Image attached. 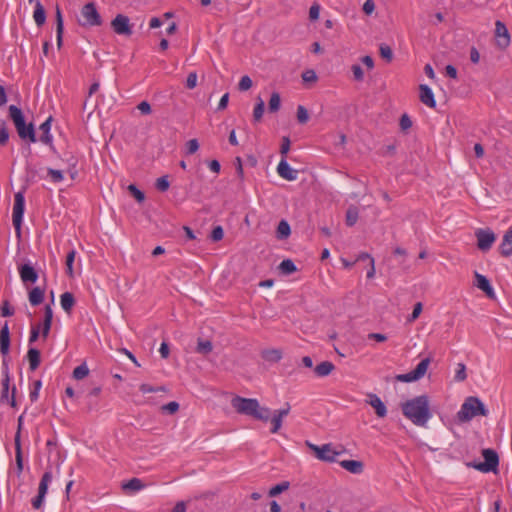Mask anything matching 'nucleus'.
I'll list each match as a JSON object with an SVG mask.
<instances>
[{
	"mask_svg": "<svg viewBox=\"0 0 512 512\" xmlns=\"http://www.w3.org/2000/svg\"><path fill=\"white\" fill-rule=\"evenodd\" d=\"M25 211V197L23 192H17L14 197V205L12 211L13 225L20 230Z\"/></svg>",
	"mask_w": 512,
	"mask_h": 512,
	"instance_id": "nucleus-10",
	"label": "nucleus"
},
{
	"mask_svg": "<svg viewBox=\"0 0 512 512\" xmlns=\"http://www.w3.org/2000/svg\"><path fill=\"white\" fill-rule=\"evenodd\" d=\"M297 119L300 123L304 124L308 121L309 119V114H308V111L306 110V108L304 106H298L297 108Z\"/></svg>",
	"mask_w": 512,
	"mask_h": 512,
	"instance_id": "nucleus-49",
	"label": "nucleus"
},
{
	"mask_svg": "<svg viewBox=\"0 0 512 512\" xmlns=\"http://www.w3.org/2000/svg\"><path fill=\"white\" fill-rule=\"evenodd\" d=\"M41 327H40V333L42 334L43 338L46 339L50 333V330H51V324L49 323H46V322H42L39 324Z\"/></svg>",
	"mask_w": 512,
	"mask_h": 512,
	"instance_id": "nucleus-61",
	"label": "nucleus"
},
{
	"mask_svg": "<svg viewBox=\"0 0 512 512\" xmlns=\"http://www.w3.org/2000/svg\"><path fill=\"white\" fill-rule=\"evenodd\" d=\"M265 104L264 101L259 98L253 110L254 121H260L264 113Z\"/></svg>",
	"mask_w": 512,
	"mask_h": 512,
	"instance_id": "nucleus-38",
	"label": "nucleus"
},
{
	"mask_svg": "<svg viewBox=\"0 0 512 512\" xmlns=\"http://www.w3.org/2000/svg\"><path fill=\"white\" fill-rule=\"evenodd\" d=\"M333 370H334V365H333V363H331L329 361L321 362L320 364H318L315 367V373L319 377L328 376Z\"/></svg>",
	"mask_w": 512,
	"mask_h": 512,
	"instance_id": "nucleus-28",
	"label": "nucleus"
},
{
	"mask_svg": "<svg viewBox=\"0 0 512 512\" xmlns=\"http://www.w3.org/2000/svg\"><path fill=\"white\" fill-rule=\"evenodd\" d=\"M128 189L139 203L144 201V199H145L144 193L142 191H140L135 185H133V184L129 185Z\"/></svg>",
	"mask_w": 512,
	"mask_h": 512,
	"instance_id": "nucleus-51",
	"label": "nucleus"
},
{
	"mask_svg": "<svg viewBox=\"0 0 512 512\" xmlns=\"http://www.w3.org/2000/svg\"><path fill=\"white\" fill-rule=\"evenodd\" d=\"M51 122L52 117L50 116L40 125L42 135L39 140L44 144H51L53 141V136L51 134Z\"/></svg>",
	"mask_w": 512,
	"mask_h": 512,
	"instance_id": "nucleus-21",
	"label": "nucleus"
},
{
	"mask_svg": "<svg viewBox=\"0 0 512 512\" xmlns=\"http://www.w3.org/2000/svg\"><path fill=\"white\" fill-rule=\"evenodd\" d=\"M9 114L12 119L18 135L22 139H28L30 142L35 143L36 137L34 127L32 124H26L23 112L15 105L9 106Z\"/></svg>",
	"mask_w": 512,
	"mask_h": 512,
	"instance_id": "nucleus-4",
	"label": "nucleus"
},
{
	"mask_svg": "<svg viewBox=\"0 0 512 512\" xmlns=\"http://www.w3.org/2000/svg\"><path fill=\"white\" fill-rule=\"evenodd\" d=\"M197 74L195 72H191L188 77H187V80H186V86L187 88L189 89H193L196 87L197 85Z\"/></svg>",
	"mask_w": 512,
	"mask_h": 512,
	"instance_id": "nucleus-58",
	"label": "nucleus"
},
{
	"mask_svg": "<svg viewBox=\"0 0 512 512\" xmlns=\"http://www.w3.org/2000/svg\"><path fill=\"white\" fill-rule=\"evenodd\" d=\"M80 24L83 26H98L101 24V16L94 3H87L81 9Z\"/></svg>",
	"mask_w": 512,
	"mask_h": 512,
	"instance_id": "nucleus-8",
	"label": "nucleus"
},
{
	"mask_svg": "<svg viewBox=\"0 0 512 512\" xmlns=\"http://www.w3.org/2000/svg\"><path fill=\"white\" fill-rule=\"evenodd\" d=\"M15 446H16V465L18 473L23 471V461H22V452H21V444L19 435L15 438Z\"/></svg>",
	"mask_w": 512,
	"mask_h": 512,
	"instance_id": "nucleus-31",
	"label": "nucleus"
},
{
	"mask_svg": "<svg viewBox=\"0 0 512 512\" xmlns=\"http://www.w3.org/2000/svg\"><path fill=\"white\" fill-rule=\"evenodd\" d=\"M137 108L142 114H149L151 112V106L147 101L140 102Z\"/></svg>",
	"mask_w": 512,
	"mask_h": 512,
	"instance_id": "nucleus-62",
	"label": "nucleus"
},
{
	"mask_svg": "<svg viewBox=\"0 0 512 512\" xmlns=\"http://www.w3.org/2000/svg\"><path fill=\"white\" fill-rule=\"evenodd\" d=\"M162 412L168 414H175L179 410V403L171 401L161 407Z\"/></svg>",
	"mask_w": 512,
	"mask_h": 512,
	"instance_id": "nucleus-44",
	"label": "nucleus"
},
{
	"mask_svg": "<svg viewBox=\"0 0 512 512\" xmlns=\"http://www.w3.org/2000/svg\"><path fill=\"white\" fill-rule=\"evenodd\" d=\"M53 320V309L51 305H46L44 308V319L43 321L52 325Z\"/></svg>",
	"mask_w": 512,
	"mask_h": 512,
	"instance_id": "nucleus-60",
	"label": "nucleus"
},
{
	"mask_svg": "<svg viewBox=\"0 0 512 512\" xmlns=\"http://www.w3.org/2000/svg\"><path fill=\"white\" fill-rule=\"evenodd\" d=\"M29 367L32 371L36 370L40 365V352L36 348L30 347L27 352Z\"/></svg>",
	"mask_w": 512,
	"mask_h": 512,
	"instance_id": "nucleus-24",
	"label": "nucleus"
},
{
	"mask_svg": "<svg viewBox=\"0 0 512 512\" xmlns=\"http://www.w3.org/2000/svg\"><path fill=\"white\" fill-rule=\"evenodd\" d=\"M358 220V211L356 208L351 207L346 212V224L353 226Z\"/></svg>",
	"mask_w": 512,
	"mask_h": 512,
	"instance_id": "nucleus-40",
	"label": "nucleus"
},
{
	"mask_svg": "<svg viewBox=\"0 0 512 512\" xmlns=\"http://www.w3.org/2000/svg\"><path fill=\"white\" fill-rule=\"evenodd\" d=\"M277 173L281 178L288 181H294L298 176V171L289 165L285 157H282L279 162L277 166Z\"/></svg>",
	"mask_w": 512,
	"mask_h": 512,
	"instance_id": "nucleus-15",
	"label": "nucleus"
},
{
	"mask_svg": "<svg viewBox=\"0 0 512 512\" xmlns=\"http://www.w3.org/2000/svg\"><path fill=\"white\" fill-rule=\"evenodd\" d=\"M419 98H420V101L427 107H429V108L436 107V100L434 97V93L428 85L421 84L419 86Z\"/></svg>",
	"mask_w": 512,
	"mask_h": 512,
	"instance_id": "nucleus-18",
	"label": "nucleus"
},
{
	"mask_svg": "<svg viewBox=\"0 0 512 512\" xmlns=\"http://www.w3.org/2000/svg\"><path fill=\"white\" fill-rule=\"evenodd\" d=\"M500 252L503 256L512 255V226L505 232L500 244Z\"/></svg>",
	"mask_w": 512,
	"mask_h": 512,
	"instance_id": "nucleus-20",
	"label": "nucleus"
},
{
	"mask_svg": "<svg viewBox=\"0 0 512 512\" xmlns=\"http://www.w3.org/2000/svg\"><path fill=\"white\" fill-rule=\"evenodd\" d=\"M302 79L304 82H307V83H314L317 81L318 77H317V74L314 70L312 69H309V70H306L302 73Z\"/></svg>",
	"mask_w": 512,
	"mask_h": 512,
	"instance_id": "nucleus-46",
	"label": "nucleus"
},
{
	"mask_svg": "<svg viewBox=\"0 0 512 512\" xmlns=\"http://www.w3.org/2000/svg\"><path fill=\"white\" fill-rule=\"evenodd\" d=\"M232 407L240 414L251 416L254 419L267 422L270 417V409L261 406L255 398L236 396L231 401Z\"/></svg>",
	"mask_w": 512,
	"mask_h": 512,
	"instance_id": "nucleus-2",
	"label": "nucleus"
},
{
	"mask_svg": "<svg viewBox=\"0 0 512 512\" xmlns=\"http://www.w3.org/2000/svg\"><path fill=\"white\" fill-rule=\"evenodd\" d=\"M467 378L466 366L463 363L457 365L455 372V380L458 382L464 381Z\"/></svg>",
	"mask_w": 512,
	"mask_h": 512,
	"instance_id": "nucleus-42",
	"label": "nucleus"
},
{
	"mask_svg": "<svg viewBox=\"0 0 512 512\" xmlns=\"http://www.w3.org/2000/svg\"><path fill=\"white\" fill-rule=\"evenodd\" d=\"M13 313H14V310L10 307L8 302H4L2 307H1V314H2V316L8 317V316L13 315Z\"/></svg>",
	"mask_w": 512,
	"mask_h": 512,
	"instance_id": "nucleus-63",
	"label": "nucleus"
},
{
	"mask_svg": "<svg viewBox=\"0 0 512 512\" xmlns=\"http://www.w3.org/2000/svg\"><path fill=\"white\" fill-rule=\"evenodd\" d=\"M40 325H33L30 329L29 344L35 342L40 335Z\"/></svg>",
	"mask_w": 512,
	"mask_h": 512,
	"instance_id": "nucleus-54",
	"label": "nucleus"
},
{
	"mask_svg": "<svg viewBox=\"0 0 512 512\" xmlns=\"http://www.w3.org/2000/svg\"><path fill=\"white\" fill-rule=\"evenodd\" d=\"M290 405L286 404L283 408L276 410L273 415L269 417L271 420V429L270 432L276 434L282 427L283 419L289 414Z\"/></svg>",
	"mask_w": 512,
	"mask_h": 512,
	"instance_id": "nucleus-13",
	"label": "nucleus"
},
{
	"mask_svg": "<svg viewBox=\"0 0 512 512\" xmlns=\"http://www.w3.org/2000/svg\"><path fill=\"white\" fill-rule=\"evenodd\" d=\"M140 391L143 394L153 393V392H159V391H166L165 387H154L150 384L143 383L139 386Z\"/></svg>",
	"mask_w": 512,
	"mask_h": 512,
	"instance_id": "nucleus-41",
	"label": "nucleus"
},
{
	"mask_svg": "<svg viewBox=\"0 0 512 512\" xmlns=\"http://www.w3.org/2000/svg\"><path fill=\"white\" fill-rule=\"evenodd\" d=\"M474 277V285L482 290L489 298L495 299L496 294L488 278L478 272L474 273Z\"/></svg>",
	"mask_w": 512,
	"mask_h": 512,
	"instance_id": "nucleus-16",
	"label": "nucleus"
},
{
	"mask_svg": "<svg viewBox=\"0 0 512 512\" xmlns=\"http://www.w3.org/2000/svg\"><path fill=\"white\" fill-rule=\"evenodd\" d=\"M365 401L375 410L377 417L384 418L387 416V407L377 394L368 393Z\"/></svg>",
	"mask_w": 512,
	"mask_h": 512,
	"instance_id": "nucleus-14",
	"label": "nucleus"
},
{
	"mask_svg": "<svg viewBox=\"0 0 512 512\" xmlns=\"http://www.w3.org/2000/svg\"><path fill=\"white\" fill-rule=\"evenodd\" d=\"M199 149V142L197 139H191L186 143V153L194 154Z\"/></svg>",
	"mask_w": 512,
	"mask_h": 512,
	"instance_id": "nucleus-50",
	"label": "nucleus"
},
{
	"mask_svg": "<svg viewBox=\"0 0 512 512\" xmlns=\"http://www.w3.org/2000/svg\"><path fill=\"white\" fill-rule=\"evenodd\" d=\"M44 300V290L40 287H34L29 292V302L31 305L36 306Z\"/></svg>",
	"mask_w": 512,
	"mask_h": 512,
	"instance_id": "nucleus-26",
	"label": "nucleus"
},
{
	"mask_svg": "<svg viewBox=\"0 0 512 512\" xmlns=\"http://www.w3.org/2000/svg\"><path fill=\"white\" fill-rule=\"evenodd\" d=\"M477 246L482 251H488L496 240L495 233L490 229H478L475 232Z\"/></svg>",
	"mask_w": 512,
	"mask_h": 512,
	"instance_id": "nucleus-12",
	"label": "nucleus"
},
{
	"mask_svg": "<svg viewBox=\"0 0 512 512\" xmlns=\"http://www.w3.org/2000/svg\"><path fill=\"white\" fill-rule=\"evenodd\" d=\"M76 256V250L72 249L69 251L66 257V273L68 276L73 277L74 271H73V263Z\"/></svg>",
	"mask_w": 512,
	"mask_h": 512,
	"instance_id": "nucleus-34",
	"label": "nucleus"
},
{
	"mask_svg": "<svg viewBox=\"0 0 512 512\" xmlns=\"http://www.w3.org/2000/svg\"><path fill=\"white\" fill-rule=\"evenodd\" d=\"M146 485L139 478H132L129 481L122 484V488L125 491L138 492L144 489Z\"/></svg>",
	"mask_w": 512,
	"mask_h": 512,
	"instance_id": "nucleus-23",
	"label": "nucleus"
},
{
	"mask_svg": "<svg viewBox=\"0 0 512 512\" xmlns=\"http://www.w3.org/2000/svg\"><path fill=\"white\" fill-rule=\"evenodd\" d=\"M9 140V132L4 122L0 123V145L4 146Z\"/></svg>",
	"mask_w": 512,
	"mask_h": 512,
	"instance_id": "nucleus-45",
	"label": "nucleus"
},
{
	"mask_svg": "<svg viewBox=\"0 0 512 512\" xmlns=\"http://www.w3.org/2000/svg\"><path fill=\"white\" fill-rule=\"evenodd\" d=\"M111 27L117 35L129 37L133 33L130 19L124 14H117L111 21Z\"/></svg>",
	"mask_w": 512,
	"mask_h": 512,
	"instance_id": "nucleus-11",
	"label": "nucleus"
},
{
	"mask_svg": "<svg viewBox=\"0 0 512 512\" xmlns=\"http://www.w3.org/2000/svg\"><path fill=\"white\" fill-rule=\"evenodd\" d=\"M281 106V98L277 92L272 93L269 100V110L271 112H277Z\"/></svg>",
	"mask_w": 512,
	"mask_h": 512,
	"instance_id": "nucleus-36",
	"label": "nucleus"
},
{
	"mask_svg": "<svg viewBox=\"0 0 512 512\" xmlns=\"http://www.w3.org/2000/svg\"><path fill=\"white\" fill-rule=\"evenodd\" d=\"M279 269L284 274H292L297 270L296 265L290 259L283 260L279 265Z\"/></svg>",
	"mask_w": 512,
	"mask_h": 512,
	"instance_id": "nucleus-33",
	"label": "nucleus"
},
{
	"mask_svg": "<svg viewBox=\"0 0 512 512\" xmlns=\"http://www.w3.org/2000/svg\"><path fill=\"white\" fill-rule=\"evenodd\" d=\"M482 456L484 458L483 462H474L469 464V466L482 473H496L499 466L498 454L492 449H484L482 451Z\"/></svg>",
	"mask_w": 512,
	"mask_h": 512,
	"instance_id": "nucleus-5",
	"label": "nucleus"
},
{
	"mask_svg": "<svg viewBox=\"0 0 512 512\" xmlns=\"http://www.w3.org/2000/svg\"><path fill=\"white\" fill-rule=\"evenodd\" d=\"M422 309H423L422 303H420V302L416 303L414 305V308H413V311H412L411 315L408 318V321L409 322L415 321L419 317V315L421 314Z\"/></svg>",
	"mask_w": 512,
	"mask_h": 512,
	"instance_id": "nucleus-53",
	"label": "nucleus"
},
{
	"mask_svg": "<svg viewBox=\"0 0 512 512\" xmlns=\"http://www.w3.org/2000/svg\"><path fill=\"white\" fill-rule=\"evenodd\" d=\"M351 69H352V72H353L354 79L356 81H359V82L363 81V79H364V72H363L361 66L358 65V64H354V65H352Z\"/></svg>",
	"mask_w": 512,
	"mask_h": 512,
	"instance_id": "nucleus-52",
	"label": "nucleus"
},
{
	"mask_svg": "<svg viewBox=\"0 0 512 512\" xmlns=\"http://www.w3.org/2000/svg\"><path fill=\"white\" fill-rule=\"evenodd\" d=\"M10 349V333L8 324L5 323L0 330V352L2 355H7Z\"/></svg>",
	"mask_w": 512,
	"mask_h": 512,
	"instance_id": "nucleus-19",
	"label": "nucleus"
},
{
	"mask_svg": "<svg viewBox=\"0 0 512 512\" xmlns=\"http://www.w3.org/2000/svg\"><path fill=\"white\" fill-rule=\"evenodd\" d=\"M362 9L366 15H371L375 11V2L373 0H366Z\"/></svg>",
	"mask_w": 512,
	"mask_h": 512,
	"instance_id": "nucleus-57",
	"label": "nucleus"
},
{
	"mask_svg": "<svg viewBox=\"0 0 512 512\" xmlns=\"http://www.w3.org/2000/svg\"><path fill=\"white\" fill-rule=\"evenodd\" d=\"M319 15H320V6L318 4H313L309 10V18L312 21H315L319 18Z\"/></svg>",
	"mask_w": 512,
	"mask_h": 512,
	"instance_id": "nucleus-59",
	"label": "nucleus"
},
{
	"mask_svg": "<svg viewBox=\"0 0 512 512\" xmlns=\"http://www.w3.org/2000/svg\"><path fill=\"white\" fill-rule=\"evenodd\" d=\"M224 236V231L221 226H216L211 233V239L213 241H220Z\"/></svg>",
	"mask_w": 512,
	"mask_h": 512,
	"instance_id": "nucleus-55",
	"label": "nucleus"
},
{
	"mask_svg": "<svg viewBox=\"0 0 512 512\" xmlns=\"http://www.w3.org/2000/svg\"><path fill=\"white\" fill-rule=\"evenodd\" d=\"M291 234V228L286 220H281L277 226L276 235L278 239H287Z\"/></svg>",
	"mask_w": 512,
	"mask_h": 512,
	"instance_id": "nucleus-29",
	"label": "nucleus"
},
{
	"mask_svg": "<svg viewBox=\"0 0 512 512\" xmlns=\"http://www.w3.org/2000/svg\"><path fill=\"white\" fill-rule=\"evenodd\" d=\"M379 51H380V55L386 59L387 61H391L392 58H393V52H392V49L386 45V44H381L380 45V48H379Z\"/></svg>",
	"mask_w": 512,
	"mask_h": 512,
	"instance_id": "nucleus-47",
	"label": "nucleus"
},
{
	"mask_svg": "<svg viewBox=\"0 0 512 512\" xmlns=\"http://www.w3.org/2000/svg\"><path fill=\"white\" fill-rule=\"evenodd\" d=\"M290 140L288 137H283L282 139V144H281V147H280V153L282 155V157H285L286 158V155L288 154L289 150H290Z\"/></svg>",
	"mask_w": 512,
	"mask_h": 512,
	"instance_id": "nucleus-56",
	"label": "nucleus"
},
{
	"mask_svg": "<svg viewBox=\"0 0 512 512\" xmlns=\"http://www.w3.org/2000/svg\"><path fill=\"white\" fill-rule=\"evenodd\" d=\"M263 356L268 361L277 362L282 358V353L278 349H270L265 351Z\"/></svg>",
	"mask_w": 512,
	"mask_h": 512,
	"instance_id": "nucleus-39",
	"label": "nucleus"
},
{
	"mask_svg": "<svg viewBox=\"0 0 512 512\" xmlns=\"http://www.w3.org/2000/svg\"><path fill=\"white\" fill-rule=\"evenodd\" d=\"M340 465L353 474H361L363 472V463L357 460H343L340 462Z\"/></svg>",
	"mask_w": 512,
	"mask_h": 512,
	"instance_id": "nucleus-22",
	"label": "nucleus"
},
{
	"mask_svg": "<svg viewBox=\"0 0 512 512\" xmlns=\"http://www.w3.org/2000/svg\"><path fill=\"white\" fill-rule=\"evenodd\" d=\"M401 408L403 415L416 426H426L432 417L429 398L426 395L407 400L402 403Z\"/></svg>",
	"mask_w": 512,
	"mask_h": 512,
	"instance_id": "nucleus-1",
	"label": "nucleus"
},
{
	"mask_svg": "<svg viewBox=\"0 0 512 512\" xmlns=\"http://www.w3.org/2000/svg\"><path fill=\"white\" fill-rule=\"evenodd\" d=\"M252 84L253 83H252L251 78L249 76L245 75V76L241 77L238 87H239V90H241V91H247L252 87Z\"/></svg>",
	"mask_w": 512,
	"mask_h": 512,
	"instance_id": "nucleus-48",
	"label": "nucleus"
},
{
	"mask_svg": "<svg viewBox=\"0 0 512 512\" xmlns=\"http://www.w3.org/2000/svg\"><path fill=\"white\" fill-rule=\"evenodd\" d=\"M289 487H290V483L288 481H283V482L273 486L269 490V496L275 497V496L279 495L280 493L288 490Z\"/></svg>",
	"mask_w": 512,
	"mask_h": 512,
	"instance_id": "nucleus-35",
	"label": "nucleus"
},
{
	"mask_svg": "<svg viewBox=\"0 0 512 512\" xmlns=\"http://www.w3.org/2000/svg\"><path fill=\"white\" fill-rule=\"evenodd\" d=\"M170 187V182L168 180V176H162L160 178L157 179L156 181V188L161 191V192H165L169 189Z\"/></svg>",
	"mask_w": 512,
	"mask_h": 512,
	"instance_id": "nucleus-43",
	"label": "nucleus"
},
{
	"mask_svg": "<svg viewBox=\"0 0 512 512\" xmlns=\"http://www.w3.org/2000/svg\"><path fill=\"white\" fill-rule=\"evenodd\" d=\"M52 478L53 476L50 471H47L43 474L41 481L39 483L38 494H41V496H46L48 486L52 482Z\"/></svg>",
	"mask_w": 512,
	"mask_h": 512,
	"instance_id": "nucleus-27",
	"label": "nucleus"
},
{
	"mask_svg": "<svg viewBox=\"0 0 512 512\" xmlns=\"http://www.w3.org/2000/svg\"><path fill=\"white\" fill-rule=\"evenodd\" d=\"M19 276L23 283H36L38 273L30 263H25L18 268Z\"/></svg>",
	"mask_w": 512,
	"mask_h": 512,
	"instance_id": "nucleus-17",
	"label": "nucleus"
},
{
	"mask_svg": "<svg viewBox=\"0 0 512 512\" xmlns=\"http://www.w3.org/2000/svg\"><path fill=\"white\" fill-rule=\"evenodd\" d=\"M494 37L495 44L500 50H506L509 47L511 36L506 25L500 20L495 22Z\"/></svg>",
	"mask_w": 512,
	"mask_h": 512,
	"instance_id": "nucleus-9",
	"label": "nucleus"
},
{
	"mask_svg": "<svg viewBox=\"0 0 512 512\" xmlns=\"http://www.w3.org/2000/svg\"><path fill=\"white\" fill-rule=\"evenodd\" d=\"M89 375V368L86 363L77 366L73 370V377L76 380H82Z\"/></svg>",
	"mask_w": 512,
	"mask_h": 512,
	"instance_id": "nucleus-32",
	"label": "nucleus"
},
{
	"mask_svg": "<svg viewBox=\"0 0 512 512\" xmlns=\"http://www.w3.org/2000/svg\"><path fill=\"white\" fill-rule=\"evenodd\" d=\"M47 173L50 181L53 183H60L64 180V174L61 170L48 168Z\"/></svg>",
	"mask_w": 512,
	"mask_h": 512,
	"instance_id": "nucleus-37",
	"label": "nucleus"
},
{
	"mask_svg": "<svg viewBox=\"0 0 512 512\" xmlns=\"http://www.w3.org/2000/svg\"><path fill=\"white\" fill-rule=\"evenodd\" d=\"M487 414L488 410L485 404L478 397L469 396L464 400L460 410L457 412V419L459 422L465 423L478 415L487 416Z\"/></svg>",
	"mask_w": 512,
	"mask_h": 512,
	"instance_id": "nucleus-3",
	"label": "nucleus"
},
{
	"mask_svg": "<svg viewBox=\"0 0 512 512\" xmlns=\"http://www.w3.org/2000/svg\"><path fill=\"white\" fill-rule=\"evenodd\" d=\"M470 60L474 64H477L480 61V53L475 47H472L470 50Z\"/></svg>",
	"mask_w": 512,
	"mask_h": 512,
	"instance_id": "nucleus-64",
	"label": "nucleus"
},
{
	"mask_svg": "<svg viewBox=\"0 0 512 512\" xmlns=\"http://www.w3.org/2000/svg\"><path fill=\"white\" fill-rule=\"evenodd\" d=\"M33 19H34L35 23L37 24V26H42L45 23L46 13H45L44 7L40 1L35 2Z\"/></svg>",
	"mask_w": 512,
	"mask_h": 512,
	"instance_id": "nucleus-25",
	"label": "nucleus"
},
{
	"mask_svg": "<svg viewBox=\"0 0 512 512\" xmlns=\"http://www.w3.org/2000/svg\"><path fill=\"white\" fill-rule=\"evenodd\" d=\"M306 445L316 454V457L325 462H334L337 457L341 454L334 448L332 444H324L321 446L315 445L309 441H306Z\"/></svg>",
	"mask_w": 512,
	"mask_h": 512,
	"instance_id": "nucleus-7",
	"label": "nucleus"
},
{
	"mask_svg": "<svg viewBox=\"0 0 512 512\" xmlns=\"http://www.w3.org/2000/svg\"><path fill=\"white\" fill-rule=\"evenodd\" d=\"M74 297L72 293L65 292L60 296V304L64 311L70 312L72 307L74 306Z\"/></svg>",
	"mask_w": 512,
	"mask_h": 512,
	"instance_id": "nucleus-30",
	"label": "nucleus"
},
{
	"mask_svg": "<svg viewBox=\"0 0 512 512\" xmlns=\"http://www.w3.org/2000/svg\"><path fill=\"white\" fill-rule=\"evenodd\" d=\"M430 362L431 360L429 357L421 360L414 370L397 375L396 380L402 383H412L422 379L427 373Z\"/></svg>",
	"mask_w": 512,
	"mask_h": 512,
	"instance_id": "nucleus-6",
	"label": "nucleus"
}]
</instances>
